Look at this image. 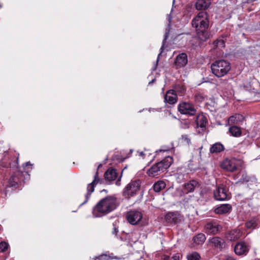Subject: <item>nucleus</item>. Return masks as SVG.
Masks as SVG:
<instances>
[{"instance_id": "79ce46f5", "label": "nucleus", "mask_w": 260, "mask_h": 260, "mask_svg": "<svg viewBox=\"0 0 260 260\" xmlns=\"http://www.w3.org/2000/svg\"><path fill=\"white\" fill-rule=\"evenodd\" d=\"M137 152L138 153L139 156L142 157V158H144V156L145 155V154L143 151H138Z\"/></svg>"}, {"instance_id": "7c9ffc66", "label": "nucleus", "mask_w": 260, "mask_h": 260, "mask_svg": "<svg viewBox=\"0 0 260 260\" xmlns=\"http://www.w3.org/2000/svg\"><path fill=\"white\" fill-rule=\"evenodd\" d=\"M166 183L163 181H158L153 185V189L155 192H158L164 189Z\"/></svg>"}, {"instance_id": "412c9836", "label": "nucleus", "mask_w": 260, "mask_h": 260, "mask_svg": "<svg viewBox=\"0 0 260 260\" xmlns=\"http://www.w3.org/2000/svg\"><path fill=\"white\" fill-rule=\"evenodd\" d=\"M208 28H202L196 30L197 37L202 41H206L210 38Z\"/></svg>"}, {"instance_id": "9d476101", "label": "nucleus", "mask_w": 260, "mask_h": 260, "mask_svg": "<svg viewBox=\"0 0 260 260\" xmlns=\"http://www.w3.org/2000/svg\"><path fill=\"white\" fill-rule=\"evenodd\" d=\"M142 217V213L137 210L129 211L126 214L127 221L133 225L137 224L141 220Z\"/></svg>"}, {"instance_id": "2eb2a0df", "label": "nucleus", "mask_w": 260, "mask_h": 260, "mask_svg": "<svg viewBox=\"0 0 260 260\" xmlns=\"http://www.w3.org/2000/svg\"><path fill=\"white\" fill-rule=\"evenodd\" d=\"M164 101L165 103L170 105L175 104L177 102V95L175 91L174 90H168L164 96Z\"/></svg>"}, {"instance_id": "c756f323", "label": "nucleus", "mask_w": 260, "mask_h": 260, "mask_svg": "<svg viewBox=\"0 0 260 260\" xmlns=\"http://www.w3.org/2000/svg\"><path fill=\"white\" fill-rule=\"evenodd\" d=\"M206 237L204 234L200 233L193 237V241L196 245L202 244L205 241Z\"/></svg>"}, {"instance_id": "f8f14e48", "label": "nucleus", "mask_w": 260, "mask_h": 260, "mask_svg": "<svg viewBox=\"0 0 260 260\" xmlns=\"http://www.w3.org/2000/svg\"><path fill=\"white\" fill-rule=\"evenodd\" d=\"M100 181V178L98 176V172H96L94 177V179L92 182L88 184L87 187V193L85 195V201L81 204L83 205L86 203L88 200H89L90 194L92 192H93L94 190V186L96 184H97Z\"/></svg>"}, {"instance_id": "423d86ee", "label": "nucleus", "mask_w": 260, "mask_h": 260, "mask_svg": "<svg viewBox=\"0 0 260 260\" xmlns=\"http://www.w3.org/2000/svg\"><path fill=\"white\" fill-rule=\"evenodd\" d=\"M214 197L216 200L225 201L230 199L231 194L228 187L223 185H219L214 190Z\"/></svg>"}, {"instance_id": "a211bd4d", "label": "nucleus", "mask_w": 260, "mask_h": 260, "mask_svg": "<svg viewBox=\"0 0 260 260\" xmlns=\"http://www.w3.org/2000/svg\"><path fill=\"white\" fill-rule=\"evenodd\" d=\"M231 210L232 206L229 204H225L216 207L214 212L218 214H223L229 213Z\"/></svg>"}, {"instance_id": "bb28decb", "label": "nucleus", "mask_w": 260, "mask_h": 260, "mask_svg": "<svg viewBox=\"0 0 260 260\" xmlns=\"http://www.w3.org/2000/svg\"><path fill=\"white\" fill-rule=\"evenodd\" d=\"M210 242L217 248H222L224 245V242L223 240L218 237H215L211 239Z\"/></svg>"}, {"instance_id": "393cba45", "label": "nucleus", "mask_w": 260, "mask_h": 260, "mask_svg": "<svg viewBox=\"0 0 260 260\" xmlns=\"http://www.w3.org/2000/svg\"><path fill=\"white\" fill-rule=\"evenodd\" d=\"M224 149L223 145L220 143L217 142L213 144L210 148L211 153H218L223 151Z\"/></svg>"}, {"instance_id": "4468645a", "label": "nucleus", "mask_w": 260, "mask_h": 260, "mask_svg": "<svg viewBox=\"0 0 260 260\" xmlns=\"http://www.w3.org/2000/svg\"><path fill=\"white\" fill-rule=\"evenodd\" d=\"M187 56L185 53L179 54L174 61V66L177 69L184 67L187 63Z\"/></svg>"}, {"instance_id": "39448f33", "label": "nucleus", "mask_w": 260, "mask_h": 260, "mask_svg": "<svg viewBox=\"0 0 260 260\" xmlns=\"http://www.w3.org/2000/svg\"><path fill=\"white\" fill-rule=\"evenodd\" d=\"M140 188L139 180L131 181L124 188L123 196L127 198L135 196Z\"/></svg>"}, {"instance_id": "de8ad7c7", "label": "nucleus", "mask_w": 260, "mask_h": 260, "mask_svg": "<svg viewBox=\"0 0 260 260\" xmlns=\"http://www.w3.org/2000/svg\"><path fill=\"white\" fill-rule=\"evenodd\" d=\"M28 165H31L30 162L28 161L25 163V166H27Z\"/></svg>"}, {"instance_id": "4c0bfd02", "label": "nucleus", "mask_w": 260, "mask_h": 260, "mask_svg": "<svg viewBox=\"0 0 260 260\" xmlns=\"http://www.w3.org/2000/svg\"><path fill=\"white\" fill-rule=\"evenodd\" d=\"M167 37H167V36L166 35V36H165V39H164V40H163V44H162V46L161 47V48H160V49L161 50V51L159 53V54H158V55L157 59V60H156V62H157V63L158 62V60H159V56L161 55V52H162V50H163V48H164V46L165 43V42H166V40H167Z\"/></svg>"}, {"instance_id": "f704fd0d", "label": "nucleus", "mask_w": 260, "mask_h": 260, "mask_svg": "<svg viewBox=\"0 0 260 260\" xmlns=\"http://www.w3.org/2000/svg\"><path fill=\"white\" fill-rule=\"evenodd\" d=\"M9 247V244L6 242L0 243V252H4L6 251Z\"/></svg>"}, {"instance_id": "58836bf2", "label": "nucleus", "mask_w": 260, "mask_h": 260, "mask_svg": "<svg viewBox=\"0 0 260 260\" xmlns=\"http://www.w3.org/2000/svg\"><path fill=\"white\" fill-rule=\"evenodd\" d=\"M182 139L184 140V141L186 142L187 144L190 143V140L188 138L187 136L186 135L183 136Z\"/></svg>"}, {"instance_id": "72a5a7b5", "label": "nucleus", "mask_w": 260, "mask_h": 260, "mask_svg": "<svg viewBox=\"0 0 260 260\" xmlns=\"http://www.w3.org/2000/svg\"><path fill=\"white\" fill-rule=\"evenodd\" d=\"M188 260H200V256L196 252H193L188 254L187 256Z\"/></svg>"}, {"instance_id": "e433bc0d", "label": "nucleus", "mask_w": 260, "mask_h": 260, "mask_svg": "<svg viewBox=\"0 0 260 260\" xmlns=\"http://www.w3.org/2000/svg\"><path fill=\"white\" fill-rule=\"evenodd\" d=\"M246 225L248 228H255L257 225L256 220L255 218H253L246 223Z\"/></svg>"}, {"instance_id": "b1692460", "label": "nucleus", "mask_w": 260, "mask_h": 260, "mask_svg": "<svg viewBox=\"0 0 260 260\" xmlns=\"http://www.w3.org/2000/svg\"><path fill=\"white\" fill-rule=\"evenodd\" d=\"M105 178L108 181H113L116 179L117 174L113 169H109L105 173Z\"/></svg>"}, {"instance_id": "473e14b6", "label": "nucleus", "mask_w": 260, "mask_h": 260, "mask_svg": "<svg viewBox=\"0 0 260 260\" xmlns=\"http://www.w3.org/2000/svg\"><path fill=\"white\" fill-rule=\"evenodd\" d=\"M213 45L217 48H223L225 46V41L222 38H218L213 43Z\"/></svg>"}, {"instance_id": "8fccbe9b", "label": "nucleus", "mask_w": 260, "mask_h": 260, "mask_svg": "<svg viewBox=\"0 0 260 260\" xmlns=\"http://www.w3.org/2000/svg\"><path fill=\"white\" fill-rule=\"evenodd\" d=\"M202 146L200 148V149L201 150L202 149Z\"/></svg>"}, {"instance_id": "49530a36", "label": "nucleus", "mask_w": 260, "mask_h": 260, "mask_svg": "<svg viewBox=\"0 0 260 260\" xmlns=\"http://www.w3.org/2000/svg\"><path fill=\"white\" fill-rule=\"evenodd\" d=\"M167 18H168V21L169 22V23H170V22L171 21V19H172L171 15H168Z\"/></svg>"}, {"instance_id": "c85d7f7f", "label": "nucleus", "mask_w": 260, "mask_h": 260, "mask_svg": "<svg viewBox=\"0 0 260 260\" xmlns=\"http://www.w3.org/2000/svg\"><path fill=\"white\" fill-rule=\"evenodd\" d=\"M115 258L116 257L114 256L112 253H109V252H106L105 253L95 257V260H110Z\"/></svg>"}, {"instance_id": "0eeeda50", "label": "nucleus", "mask_w": 260, "mask_h": 260, "mask_svg": "<svg viewBox=\"0 0 260 260\" xmlns=\"http://www.w3.org/2000/svg\"><path fill=\"white\" fill-rule=\"evenodd\" d=\"M26 173L17 172L12 175L8 182L9 187L16 188L19 184L21 185L24 182V176Z\"/></svg>"}, {"instance_id": "c9c22d12", "label": "nucleus", "mask_w": 260, "mask_h": 260, "mask_svg": "<svg viewBox=\"0 0 260 260\" xmlns=\"http://www.w3.org/2000/svg\"><path fill=\"white\" fill-rule=\"evenodd\" d=\"M175 92L177 91L180 94H183L185 91V88L184 86L180 85H176L175 87Z\"/></svg>"}, {"instance_id": "4be33fe9", "label": "nucleus", "mask_w": 260, "mask_h": 260, "mask_svg": "<svg viewBox=\"0 0 260 260\" xmlns=\"http://www.w3.org/2000/svg\"><path fill=\"white\" fill-rule=\"evenodd\" d=\"M166 221L170 224H175L179 221L178 215L176 213L169 212L165 216Z\"/></svg>"}, {"instance_id": "ea45409f", "label": "nucleus", "mask_w": 260, "mask_h": 260, "mask_svg": "<svg viewBox=\"0 0 260 260\" xmlns=\"http://www.w3.org/2000/svg\"><path fill=\"white\" fill-rule=\"evenodd\" d=\"M224 260H236L233 256H227L225 257Z\"/></svg>"}, {"instance_id": "a878e982", "label": "nucleus", "mask_w": 260, "mask_h": 260, "mask_svg": "<svg viewBox=\"0 0 260 260\" xmlns=\"http://www.w3.org/2000/svg\"><path fill=\"white\" fill-rule=\"evenodd\" d=\"M198 183L196 180H191L184 184V190L186 193L193 191Z\"/></svg>"}, {"instance_id": "6e6552de", "label": "nucleus", "mask_w": 260, "mask_h": 260, "mask_svg": "<svg viewBox=\"0 0 260 260\" xmlns=\"http://www.w3.org/2000/svg\"><path fill=\"white\" fill-rule=\"evenodd\" d=\"M26 173L17 172L12 175L8 182L9 187L16 188L19 184L21 185L24 182V176Z\"/></svg>"}, {"instance_id": "c03bdc74", "label": "nucleus", "mask_w": 260, "mask_h": 260, "mask_svg": "<svg viewBox=\"0 0 260 260\" xmlns=\"http://www.w3.org/2000/svg\"><path fill=\"white\" fill-rule=\"evenodd\" d=\"M118 232L117 229L116 228V227H114V231L112 232V233L113 234L116 235Z\"/></svg>"}, {"instance_id": "f03ea898", "label": "nucleus", "mask_w": 260, "mask_h": 260, "mask_svg": "<svg viewBox=\"0 0 260 260\" xmlns=\"http://www.w3.org/2000/svg\"><path fill=\"white\" fill-rule=\"evenodd\" d=\"M173 159L171 156L166 157L160 161L153 165L147 172L150 177H155L165 172L173 163Z\"/></svg>"}, {"instance_id": "a19ab883", "label": "nucleus", "mask_w": 260, "mask_h": 260, "mask_svg": "<svg viewBox=\"0 0 260 260\" xmlns=\"http://www.w3.org/2000/svg\"><path fill=\"white\" fill-rule=\"evenodd\" d=\"M4 161L2 160L1 161H0V173L2 172L1 171V168L2 167H7L8 166L7 165H4Z\"/></svg>"}, {"instance_id": "7ed1b4c3", "label": "nucleus", "mask_w": 260, "mask_h": 260, "mask_svg": "<svg viewBox=\"0 0 260 260\" xmlns=\"http://www.w3.org/2000/svg\"><path fill=\"white\" fill-rule=\"evenodd\" d=\"M230 63L225 60H216L211 65L212 73L217 77H222L228 74L231 70Z\"/></svg>"}, {"instance_id": "5701e85b", "label": "nucleus", "mask_w": 260, "mask_h": 260, "mask_svg": "<svg viewBox=\"0 0 260 260\" xmlns=\"http://www.w3.org/2000/svg\"><path fill=\"white\" fill-rule=\"evenodd\" d=\"M210 0H198L196 6L198 10H205L210 6Z\"/></svg>"}, {"instance_id": "37998d69", "label": "nucleus", "mask_w": 260, "mask_h": 260, "mask_svg": "<svg viewBox=\"0 0 260 260\" xmlns=\"http://www.w3.org/2000/svg\"><path fill=\"white\" fill-rule=\"evenodd\" d=\"M196 99L197 100H203L204 99V98L200 94L196 95Z\"/></svg>"}, {"instance_id": "6ab92c4d", "label": "nucleus", "mask_w": 260, "mask_h": 260, "mask_svg": "<svg viewBox=\"0 0 260 260\" xmlns=\"http://www.w3.org/2000/svg\"><path fill=\"white\" fill-rule=\"evenodd\" d=\"M244 119V116L240 114H235L230 116L228 120L229 125L239 124Z\"/></svg>"}, {"instance_id": "a18cd8bd", "label": "nucleus", "mask_w": 260, "mask_h": 260, "mask_svg": "<svg viewBox=\"0 0 260 260\" xmlns=\"http://www.w3.org/2000/svg\"><path fill=\"white\" fill-rule=\"evenodd\" d=\"M174 260H179V256L178 255H175L173 257Z\"/></svg>"}, {"instance_id": "aec40b11", "label": "nucleus", "mask_w": 260, "mask_h": 260, "mask_svg": "<svg viewBox=\"0 0 260 260\" xmlns=\"http://www.w3.org/2000/svg\"><path fill=\"white\" fill-rule=\"evenodd\" d=\"M239 181L242 183H246L249 185L256 183V179L254 176H250L246 173H243Z\"/></svg>"}, {"instance_id": "cd10ccee", "label": "nucleus", "mask_w": 260, "mask_h": 260, "mask_svg": "<svg viewBox=\"0 0 260 260\" xmlns=\"http://www.w3.org/2000/svg\"><path fill=\"white\" fill-rule=\"evenodd\" d=\"M207 122V119L204 115H200L197 117L196 123L198 127H205Z\"/></svg>"}, {"instance_id": "ddd939ff", "label": "nucleus", "mask_w": 260, "mask_h": 260, "mask_svg": "<svg viewBox=\"0 0 260 260\" xmlns=\"http://www.w3.org/2000/svg\"><path fill=\"white\" fill-rule=\"evenodd\" d=\"M221 167L228 171L234 172L237 169V161L235 159H226L222 162Z\"/></svg>"}, {"instance_id": "20e7f679", "label": "nucleus", "mask_w": 260, "mask_h": 260, "mask_svg": "<svg viewBox=\"0 0 260 260\" xmlns=\"http://www.w3.org/2000/svg\"><path fill=\"white\" fill-rule=\"evenodd\" d=\"M191 25L196 30L202 28H208L209 26V20L207 13L203 11L199 12L192 19Z\"/></svg>"}, {"instance_id": "09e8293b", "label": "nucleus", "mask_w": 260, "mask_h": 260, "mask_svg": "<svg viewBox=\"0 0 260 260\" xmlns=\"http://www.w3.org/2000/svg\"><path fill=\"white\" fill-rule=\"evenodd\" d=\"M154 79H153L152 81L150 82L149 83V84H150V83H152V82H154Z\"/></svg>"}, {"instance_id": "9b49d317", "label": "nucleus", "mask_w": 260, "mask_h": 260, "mask_svg": "<svg viewBox=\"0 0 260 260\" xmlns=\"http://www.w3.org/2000/svg\"><path fill=\"white\" fill-rule=\"evenodd\" d=\"M249 250L248 245L244 241L238 242L234 247L235 252L238 255H246Z\"/></svg>"}, {"instance_id": "dca6fc26", "label": "nucleus", "mask_w": 260, "mask_h": 260, "mask_svg": "<svg viewBox=\"0 0 260 260\" xmlns=\"http://www.w3.org/2000/svg\"><path fill=\"white\" fill-rule=\"evenodd\" d=\"M221 228V226L215 222L208 223L206 225V231L209 234H216Z\"/></svg>"}, {"instance_id": "2f4dec72", "label": "nucleus", "mask_w": 260, "mask_h": 260, "mask_svg": "<svg viewBox=\"0 0 260 260\" xmlns=\"http://www.w3.org/2000/svg\"><path fill=\"white\" fill-rule=\"evenodd\" d=\"M229 132L231 135L234 137H239L241 135L240 128L236 126H231L229 128Z\"/></svg>"}, {"instance_id": "f3484780", "label": "nucleus", "mask_w": 260, "mask_h": 260, "mask_svg": "<svg viewBox=\"0 0 260 260\" xmlns=\"http://www.w3.org/2000/svg\"><path fill=\"white\" fill-rule=\"evenodd\" d=\"M242 233L240 230H231L226 234V238L228 240L235 241L242 236Z\"/></svg>"}, {"instance_id": "1a4fd4ad", "label": "nucleus", "mask_w": 260, "mask_h": 260, "mask_svg": "<svg viewBox=\"0 0 260 260\" xmlns=\"http://www.w3.org/2000/svg\"><path fill=\"white\" fill-rule=\"evenodd\" d=\"M178 111L182 114L193 116L196 114L197 110L194 106L188 103H182L179 105Z\"/></svg>"}, {"instance_id": "f257e3e1", "label": "nucleus", "mask_w": 260, "mask_h": 260, "mask_svg": "<svg viewBox=\"0 0 260 260\" xmlns=\"http://www.w3.org/2000/svg\"><path fill=\"white\" fill-rule=\"evenodd\" d=\"M118 206L117 199L114 196H108L100 200L93 207V215L100 217L108 214Z\"/></svg>"}]
</instances>
